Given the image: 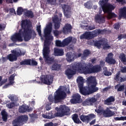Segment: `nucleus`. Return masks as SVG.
Listing matches in <instances>:
<instances>
[{
	"mask_svg": "<svg viewBox=\"0 0 126 126\" xmlns=\"http://www.w3.org/2000/svg\"><path fill=\"white\" fill-rule=\"evenodd\" d=\"M30 20L25 19L22 21L21 24L22 29L19 30V33H16L12 36L11 40L12 42L14 43L22 42L23 41L22 37L25 42L30 41L31 39L34 40L36 38L37 34L34 29L31 28L32 26Z\"/></svg>",
	"mask_w": 126,
	"mask_h": 126,
	"instance_id": "f257e3e1",
	"label": "nucleus"
},
{
	"mask_svg": "<svg viewBox=\"0 0 126 126\" xmlns=\"http://www.w3.org/2000/svg\"><path fill=\"white\" fill-rule=\"evenodd\" d=\"M70 68H67L65 71V74L67 76L68 79H70L76 73V69H78L79 72L84 74L97 73V72L101 71V65L100 64L93 65L91 63H89L87 66L81 64V63H76L72 64Z\"/></svg>",
	"mask_w": 126,
	"mask_h": 126,
	"instance_id": "f03ea898",
	"label": "nucleus"
},
{
	"mask_svg": "<svg viewBox=\"0 0 126 126\" xmlns=\"http://www.w3.org/2000/svg\"><path fill=\"white\" fill-rule=\"evenodd\" d=\"M52 28L53 24L50 22L47 25L44 31L45 40L42 54L44 61L48 64H52V63H55V57L50 55L51 53L50 50V41L54 39V37L52 36V33H52Z\"/></svg>",
	"mask_w": 126,
	"mask_h": 126,
	"instance_id": "7ed1b4c3",
	"label": "nucleus"
},
{
	"mask_svg": "<svg viewBox=\"0 0 126 126\" xmlns=\"http://www.w3.org/2000/svg\"><path fill=\"white\" fill-rule=\"evenodd\" d=\"M57 112H56L54 114L52 112H48L46 114H43L42 115L43 118L44 119H54L55 117H60L62 118L64 116H69L70 115V109L68 106L65 105H61L60 108H56Z\"/></svg>",
	"mask_w": 126,
	"mask_h": 126,
	"instance_id": "20e7f679",
	"label": "nucleus"
},
{
	"mask_svg": "<svg viewBox=\"0 0 126 126\" xmlns=\"http://www.w3.org/2000/svg\"><path fill=\"white\" fill-rule=\"evenodd\" d=\"M55 93L56 94H54V98L53 97V95H49L48 96V99L49 102H47V103L52 104L54 103H54L57 104V103H60V102L63 101V100H64V99L66 98V93L63 91L57 90L56 91Z\"/></svg>",
	"mask_w": 126,
	"mask_h": 126,
	"instance_id": "39448f33",
	"label": "nucleus"
},
{
	"mask_svg": "<svg viewBox=\"0 0 126 126\" xmlns=\"http://www.w3.org/2000/svg\"><path fill=\"white\" fill-rule=\"evenodd\" d=\"M104 32L103 30L97 29L93 31V33L91 32H86L80 35V39L83 40V39H86L87 40H91L95 37H97L98 35L102 34Z\"/></svg>",
	"mask_w": 126,
	"mask_h": 126,
	"instance_id": "423d86ee",
	"label": "nucleus"
},
{
	"mask_svg": "<svg viewBox=\"0 0 126 126\" xmlns=\"http://www.w3.org/2000/svg\"><path fill=\"white\" fill-rule=\"evenodd\" d=\"M94 46L97 47V49H101V46H103V50H108L111 48V46L108 44V40L105 38H100L98 40H93Z\"/></svg>",
	"mask_w": 126,
	"mask_h": 126,
	"instance_id": "0eeeda50",
	"label": "nucleus"
},
{
	"mask_svg": "<svg viewBox=\"0 0 126 126\" xmlns=\"http://www.w3.org/2000/svg\"><path fill=\"white\" fill-rule=\"evenodd\" d=\"M99 2L101 6L102 11H103V12H109L111 10H114L116 8L114 5L108 3V0H100Z\"/></svg>",
	"mask_w": 126,
	"mask_h": 126,
	"instance_id": "6e6552de",
	"label": "nucleus"
},
{
	"mask_svg": "<svg viewBox=\"0 0 126 126\" xmlns=\"http://www.w3.org/2000/svg\"><path fill=\"white\" fill-rule=\"evenodd\" d=\"M40 80L42 83L46 85H51L54 81V76L50 75H42L40 76Z\"/></svg>",
	"mask_w": 126,
	"mask_h": 126,
	"instance_id": "1a4fd4ad",
	"label": "nucleus"
},
{
	"mask_svg": "<svg viewBox=\"0 0 126 126\" xmlns=\"http://www.w3.org/2000/svg\"><path fill=\"white\" fill-rule=\"evenodd\" d=\"M96 118V115L94 114H90L88 115H85L84 114L80 116V119L83 123H85L86 124H89L93 119H95Z\"/></svg>",
	"mask_w": 126,
	"mask_h": 126,
	"instance_id": "9d476101",
	"label": "nucleus"
},
{
	"mask_svg": "<svg viewBox=\"0 0 126 126\" xmlns=\"http://www.w3.org/2000/svg\"><path fill=\"white\" fill-rule=\"evenodd\" d=\"M96 84L91 85V88L89 87H86V91H85L82 95L84 96H87V95H90V94H93L94 92H97L99 90V88L96 87Z\"/></svg>",
	"mask_w": 126,
	"mask_h": 126,
	"instance_id": "9b49d317",
	"label": "nucleus"
},
{
	"mask_svg": "<svg viewBox=\"0 0 126 126\" xmlns=\"http://www.w3.org/2000/svg\"><path fill=\"white\" fill-rule=\"evenodd\" d=\"M28 121V116L27 115H21L17 117L13 120V124H15L13 126H18L17 125L23 123V122H27Z\"/></svg>",
	"mask_w": 126,
	"mask_h": 126,
	"instance_id": "f8f14e48",
	"label": "nucleus"
},
{
	"mask_svg": "<svg viewBox=\"0 0 126 126\" xmlns=\"http://www.w3.org/2000/svg\"><path fill=\"white\" fill-rule=\"evenodd\" d=\"M82 56V54L81 53H73L71 52H68L66 54V60L67 62H69V63H71L72 62V60H74V59H77V58H80V57Z\"/></svg>",
	"mask_w": 126,
	"mask_h": 126,
	"instance_id": "ddd939ff",
	"label": "nucleus"
},
{
	"mask_svg": "<svg viewBox=\"0 0 126 126\" xmlns=\"http://www.w3.org/2000/svg\"><path fill=\"white\" fill-rule=\"evenodd\" d=\"M77 82L78 84V88L80 89V92L82 94H83V93L86 91V87H83V84L84 83L83 77L79 76L77 79Z\"/></svg>",
	"mask_w": 126,
	"mask_h": 126,
	"instance_id": "4468645a",
	"label": "nucleus"
},
{
	"mask_svg": "<svg viewBox=\"0 0 126 126\" xmlns=\"http://www.w3.org/2000/svg\"><path fill=\"white\" fill-rule=\"evenodd\" d=\"M97 99L94 97H88L82 102V106H93V104L95 103Z\"/></svg>",
	"mask_w": 126,
	"mask_h": 126,
	"instance_id": "2eb2a0df",
	"label": "nucleus"
},
{
	"mask_svg": "<svg viewBox=\"0 0 126 126\" xmlns=\"http://www.w3.org/2000/svg\"><path fill=\"white\" fill-rule=\"evenodd\" d=\"M105 62L108 64H116V60L114 59V54L112 53H110L108 54L107 56L105 58Z\"/></svg>",
	"mask_w": 126,
	"mask_h": 126,
	"instance_id": "dca6fc26",
	"label": "nucleus"
},
{
	"mask_svg": "<svg viewBox=\"0 0 126 126\" xmlns=\"http://www.w3.org/2000/svg\"><path fill=\"white\" fill-rule=\"evenodd\" d=\"M102 114L104 118H110L116 116L115 112L111 110L109 107H107L105 110H103Z\"/></svg>",
	"mask_w": 126,
	"mask_h": 126,
	"instance_id": "f3484780",
	"label": "nucleus"
},
{
	"mask_svg": "<svg viewBox=\"0 0 126 126\" xmlns=\"http://www.w3.org/2000/svg\"><path fill=\"white\" fill-rule=\"evenodd\" d=\"M82 102L81 96L79 94H75L72 96V98L70 99L72 104H80Z\"/></svg>",
	"mask_w": 126,
	"mask_h": 126,
	"instance_id": "a211bd4d",
	"label": "nucleus"
},
{
	"mask_svg": "<svg viewBox=\"0 0 126 126\" xmlns=\"http://www.w3.org/2000/svg\"><path fill=\"white\" fill-rule=\"evenodd\" d=\"M32 111H33L32 108L26 104H23L22 106H20L19 108V113H26V112L28 113H30V112H32Z\"/></svg>",
	"mask_w": 126,
	"mask_h": 126,
	"instance_id": "6ab92c4d",
	"label": "nucleus"
},
{
	"mask_svg": "<svg viewBox=\"0 0 126 126\" xmlns=\"http://www.w3.org/2000/svg\"><path fill=\"white\" fill-rule=\"evenodd\" d=\"M105 16L100 15V14H96L94 17V20L96 23H98V24H103V23H105L106 21Z\"/></svg>",
	"mask_w": 126,
	"mask_h": 126,
	"instance_id": "aec40b11",
	"label": "nucleus"
},
{
	"mask_svg": "<svg viewBox=\"0 0 126 126\" xmlns=\"http://www.w3.org/2000/svg\"><path fill=\"white\" fill-rule=\"evenodd\" d=\"M71 30H72V26L69 24H65L63 29V34H69L71 33Z\"/></svg>",
	"mask_w": 126,
	"mask_h": 126,
	"instance_id": "412c9836",
	"label": "nucleus"
},
{
	"mask_svg": "<svg viewBox=\"0 0 126 126\" xmlns=\"http://www.w3.org/2000/svg\"><path fill=\"white\" fill-rule=\"evenodd\" d=\"M12 54H14L15 58H19V57H21L22 56H24L25 55V52L21 51V49H18L16 50H13L11 51Z\"/></svg>",
	"mask_w": 126,
	"mask_h": 126,
	"instance_id": "4be33fe9",
	"label": "nucleus"
},
{
	"mask_svg": "<svg viewBox=\"0 0 126 126\" xmlns=\"http://www.w3.org/2000/svg\"><path fill=\"white\" fill-rule=\"evenodd\" d=\"M53 22L54 23V28L56 30L60 29L61 27V21H60V19L59 17H56L53 18Z\"/></svg>",
	"mask_w": 126,
	"mask_h": 126,
	"instance_id": "5701e85b",
	"label": "nucleus"
},
{
	"mask_svg": "<svg viewBox=\"0 0 126 126\" xmlns=\"http://www.w3.org/2000/svg\"><path fill=\"white\" fill-rule=\"evenodd\" d=\"M115 101H116L115 97L114 96H110L104 101V104L109 106L111 105V103H113Z\"/></svg>",
	"mask_w": 126,
	"mask_h": 126,
	"instance_id": "b1692460",
	"label": "nucleus"
},
{
	"mask_svg": "<svg viewBox=\"0 0 126 126\" xmlns=\"http://www.w3.org/2000/svg\"><path fill=\"white\" fill-rule=\"evenodd\" d=\"M72 120L73 121L75 124L77 125H79V124H82V122L80 121L79 118L78 117V114H74L72 115Z\"/></svg>",
	"mask_w": 126,
	"mask_h": 126,
	"instance_id": "393cba45",
	"label": "nucleus"
},
{
	"mask_svg": "<svg viewBox=\"0 0 126 126\" xmlns=\"http://www.w3.org/2000/svg\"><path fill=\"white\" fill-rule=\"evenodd\" d=\"M63 49L54 48V54L57 57H61L62 56H63Z\"/></svg>",
	"mask_w": 126,
	"mask_h": 126,
	"instance_id": "a878e982",
	"label": "nucleus"
},
{
	"mask_svg": "<svg viewBox=\"0 0 126 126\" xmlns=\"http://www.w3.org/2000/svg\"><path fill=\"white\" fill-rule=\"evenodd\" d=\"M71 40H72V37L69 36L63 40V45L64 47L68 46L70 43H71Z\"/></svg>",
	"mask_w": 126,
	"mask_h": 126,
	"instance_id": "bb28decb",
	"label": "nucleus"
},
{
	"mask_svg": "<svg viewBox=\"0 0 126 126\" xmlns=\"http://www.w3.org/2000/svg\"><path fill=\"white\" fill-rule=\"evenodd\" d=\"M126 88V86L125 84L120 85L119 84L116 85L115 86V89H117V91L118 92H123L125 91V89Z\"/></svg>",
	"mask_w": 126,
	"mask_h": 126,
	"instance_id": "cd10ccee",
	"label": "nucleus"
},
{
	"mask_svg": "<svg viewBox=\"0 0 126 126\" xmlns=\"http://www.w3.org/2000/svg\"><path fill=\"white\" fill-rule=\"evenodd\" d=\"M112 10H111L109 12H104V13H108L107 17L108 19H112V18H116L117 17V14L114 12H112Z\"/></svg>",
	"mask_w": 126,
	"mask_h": 126,
	"instance_id": "c85d7f7f",
	"label": "nucleus"
},
{
	"mask_svg": "<svg viewBox=\"0 0 126 126\" xmlns=\"http://www.w3.org/2000/svg\"><path fill=\"white\" fill-rule=\"evenodd\" d=\"M62 5V9L64 12V13H65V12H70L71 8H70V6L67 4H63Z\"/></svg>",
	"mask_w": 126,
	"mask_h": 126,
	"instance_id": "c756f323",
	"label": "nucleus"
},
{
	"mask_svg": "<svg viewBox=\"0 0 126 126\" xmlns=\"http://www.w3.org/2000/svg\"><path fill=\"white\" fill-rule=\"evenodd\" d=\"M87 80L89 84H92V85L97 84V82H96V79H95V77H93V76L89 77L87 79Z\"/></svg>",
	"mask_w": 126,
	"mask_h": 126,
	"instance_id": "7c9ffc66",
	"label": "nucleus"
},
{
	"mask_svg": "<svg viewBox=\"0 0 126 126\" xmlns=\"http://www.w3.org/2000/svg\"><path fill=\"white\" fill-rule=\"evenodd\" d=\"M119 60L124 63V64H125L126 65V54H125L124 53H122L119 55Z\"/></svg>",
	"mask_w": 126,
	"mask_h": 126,
	"instance_id": "2f4dec72",
	"label": "nucleus"
},
{
	"mask_svg": "<svg viewBox=\"0 0 126 126\" xmlns=\"http://www.w3.org/2000/svg\"><path fill=\"white\" fill-rule=\"evenodd\" d=\"M120 17L126 19V7H124L120 9Z\"/></svg>",
	"mask_w": 126,
	"mask_h": 126,
	"instance_id": "473e14b6",
	"label": "nucleus"
},
{
	"mask_svg": "<svg viewBox=\"0 0 126 126\" xmlns=\"http://www.w3.org/2000/svg\"><path fill=\"white\" fill-rule=\"evenodd\" d=\"M24 15L28 18H33L34 17V13L31 10H27L24 12Z\"/></svg>",
	"mask_w": 126,
	"mask_h": 126,
	"instance_id": "72a5a7b5",
	"label": "nucleus"
},
{
	"mask_svg": "<svg viewBox=\"0 0 126 126\" xmlns=\"http://www.w3.org/2000/svg\"><path fill=\"white\" fill-rule=\"evenodd\" d=\"M20 65H31V59H26L20 63Z\"/></svg>",
	"mask_w": 126,
	"mask_h": 126,
	"instance_id": "f704fd0d",
	"label": "nucleus"
},
{
	"mask_svg": "<svg viewBox=\"0 0 126 126\" xmlns=\"http://www.w3.org/2000/svg\"><path fill=\"white\" fill-rule=\"evenodd\" d=\"M7 59L9 60L10 62H14V61H17V58L14 56V54H9L7 56Z\"/></svg>",
	"mask_w": 126,
	"mask_h": 126,
	"instance_id": "c9c22d12",
	"label": "nucleus"
},
{
	"mask_svg": "<svg viewBox=\"0 0 126 126\" xmlns=\"http://www.w3.org/2000/svg\"><path fill=\"white\" fill-rule=\"evenodd\" d=\"M61 64H59L58 63H54L52 66V70H60L61 69Z\"/></svg>",
	"mask_w": 126,
	"mask_h": 126,
	"instance_id": "e433bc0d",
	"label": "nucleus"
},
{
	"mask_svg": "<svg viewBox=\"0 0 126 126\" xmlns=\"http://www.w3.org/2000/svg\"><path fill=\"white\" fill-rule=\"evenodd\" d=\"M1 115L2 116V119L4 122L7 121V113L5 112V110H3L1 112Z\"/></svg>",
	"mask_w": 126,
	"mask_h": 126,
	"instance_id": "4c0bfd02",
	"label": "nucleus"
},
{
	"mask_svg": "<svg viewBox=\"0 0 126 126\" xmlns=\"http://www.w3.org/2000/svg\"><path fill=\"white\" fill-rule=\"evenodd\" d=\"M15 77V75L14 74H12L9 78V84L10 85H13L14 84V78Z\"/></svg>",
	"mask_w": 126,
	"mask_h": 126,
	"instance_id": "58836bf2",
	"label": "nucleus"
},
{
	"mask_svg": "<svg viewBox=\"0 0 126 126\" xmlns=\"http://www.w3.org/2000/svg\"><path fill=\"white\" fill-rule=\"evenodd\" d=\"M84 27H86V30L87 31H91L92 30H94V29H95L96 27H95L94 25L93 26H88L86 25Z\"/></svg>",
	"mask_w": 126,
	"mask_h": 126,
	"instance_id": "ea45409f",
	"label": "nucleus"
},
{
	"mask_svg": "<svg viewBox=\"0 0 126 126\" xmlns=\"http://www.w3.org/2000/svg\"><path fill=\"white\" fill-rule=\"evenodd\" d=\"M90 54H91V52H90V51L88 49H86L84 51L83 56V57L86 58L88 57Z\"/></svg>",
	"mask_w": 126,
	"mask_h": 126,
	"instance_id": "a19ab883",
	"label": "nucleus"
},
{
	"mask_svg": "<svg viewBox=\"0 0 126 126\" xmlns=\"http://www.w3.org/2000/svg\"><path fill=\"white\" fill-rule=\"evenodd\" d=\"M117 39H118V41H121L122 39H126V33H124V34L121 33L118 34Z\"/></svg>",
	"mask_w": 126,
	"mask_h": 126,
	"instance_id": "79ce46f5",
	"label": "nucleus"
},
{
	"mask_svg": "<svg viewBox=\"0 0 126 126\" xmlns=\"http://www.w3.org/2000/svg\"><path fill=\"white\" fill-rule=\"evenodd\" d=\"M56 45L57 47H64L63 41L62 42L61 40H57Z\"/></svg>",
	"mask_w": 126,
	"mask_h": 126,
	"instance_id": "37998d69",
	"label": "nucleus"
},
{
	"mask_svg": "<svg viewBox=\"0 0 126 126\" xmlns=\"http://www.w3.org/2000/svg\"><path fill=\"white\" fill-rule=\"evenodd\" d=\"M84 6L86 8H88V9H91L92 8V5L89 2H87L84 4Z\"/></svg>",
	"mask_w": 126,
	"mask_h": 126,
	"instance_id": "c03bdc74",
	"label": "nucleus"
},
{
	"mask_svg": "<svg viewBox=\"0 0 126 126\" xmlns=\"http://www.w3.org/2000/svg\"><path fill=\"white\" fill-rule=\"evenodd\" d=\"M104 110H103V107L101 105L98 106V109H95V112L97 113V114H100V113H103V111Z\"/></svg>",
	"mask_w": 126,
	"mask_h": 126,
	"instance_id": "a18cd8bd",
	"label": "nucleus"
},
{
	"mask_svg": "<svg viewBox=\"0 0 126 126\" xmlns=\"http://www.w3.org/2000/svg\"><path fill=\"white\" fill-rule=\"evenodd\" d=\"M6 107H7L8 109H12L13 107H15V103L14 102H10L6 104Z\"/></svg>",
	"mask_w": 126,
	"mask_h": 126,
	"instance_id": "49530a36",
	"label": "nucleus"
},
{
	"mask_svg": "<svg viewBox=\"0 0 126 126\" xmlns=\"http://www.w3.org/2000/svg\"><path fill=\"white\" fill-rule=\"evenodd\" d=\"M23 12V8L22 7H20L18 8L17 10V14L18 15H21Z\"/></svg>",
	"mask_w": 126,
	"mask_h": 126,
	"instance_id": "de8ad7c7",
	"label": "nucleus"
},
{
	"mask_svg": "<svg viewBox=\"0 0 126 126\" xmlns=\"http://www.w3.org/2000/svg\"><path fill=\"white\" fill-rule=\"evenodd\" d=\"M36 31L38 33L39 36H42V32L41 31V25L37 26L36 27Z\"/></svg>",
	"mask_w": 126,
	"mask_h": 126,
	"instance_id": "09e8293b",
	"label": "nucleus"
},
{
	"mask_svg": "<svg viewBox=\"0 0 126 126\" xmlns=\"http://www.w3.org/2000/svg\"><path fill=\"white\" fill-rule=\"evenodd\" d=\"M114 28L116 30H119L121 27V24H120V23H116L114 25Z\"/></svg>",
	"mask_w": 126,
	"mask_h": 126,
	"instance_id": "8fccbe9b",
	"label": "nucleus"
},
{
	"mask_svg": "<svg viewBox=\"0 0 126 126\" xmlns=\"http://www.w3.org/2000/svg\"><path fill=\"white\" fill-rule=\"evenodd\" d=\"M9 99H10L11 101H16V100H17V97L16 95L12 94L9 96Z\"/></svg>",
	"mask_w": 126,
	"mask_h": 126,
	"instance_id": "3c124183",
	"label": "nucleus"
},
{
	"mask_svg": "<svg viewBox=\"0 0 126 126\" xmlns=\"http://www.w3.org/2000/svg\"><path fill=\"white\" fill-rule=\"evenodd\" d=\"M51 105H52L50 103H49L48 102H47L46 105L45 106L46 110L47 111H50L51 109H52V107H51Z\"/></svg>",
	"mask_w": 126,
	"mask_h": 126,
	"instance_id": "603ef678",
	"label": "nucleus"
},
{
	"mask_svg": "<svg viewBox=\"0 0 126 126\" xmlns=\"http://www.w3.org/2000/svg\"><path fill=\"white\" fill-rule=\"evenodd\" d=\"M31 65H33V66H36L38 64V63H37V61L34 60H31Z\"/></svg>",
	"mask_w": 126,
	"mask_h": 126,
	"instance_id": "864d4df0",
	"label": "nucleus"
},
{
	"mask_svg": "<svg viewBox=\"0 0 126 126\" xmlns=\"http://www.w3.org/2000/svg\"><path fill=\"white\" fill-rule=\"evenodd\" d=\"M112 74V73L111 72H109L108 71H104V75L106 76H110Z\"/></svg>",
	"mask_w": 126,
	"mask_h": 126,
	"instance_id": "5fc2aeb1",
	"label": "nucleus"
},
{
	"mask_svg": "<svg viewBox=\"0 0 126 126\" xmlns=\"http://www.w3.org/2000/svg\"><path fill=\"white\" fill-rule=\"evenodd\" d=\"M121 71L122 73H126V66L122 67L121 68Z\"/></svg>",
	"mask_w": 126,
	"mask_h": 126,
	"instance_id": "6e6d98bb",
	"label": "nucleus"
},
{
	"mask_svg": "<svg viewBox=\"0 0 126 126\" xmlns=\"http://www.w3.org/2000/svg\"><path fill=\"white\" fill-rule=\"evenodd\" d=\"M115 121H124V116L121 117H116L115 118Z\"/></svg>",
	"mask_w": 126,
	"mask_h": 126,
	"instance_id": "4d7b16f0",
	"label": "nucleus"
},
{
	"mask_svg": "<svg viewBox=\"0 0 126 126\" xmlns=\"http://www.w3.org/2000/svg\"><path fill=\"white\" fill-rule=\"evenodd\" d=\"M53 33L55 36H56V37L59 36V35H60V32H59V31L58 30L54 31Z\"/></svg>",
	"mask_w": 126,
	"mask_h": 126,
	"instance_id": "13d9d810",
	"label": "nucleus"
},
{
	"mask_svg": "<svg viewBox=\"0 0 126 126\" xmlns=\"http://www.w3.org/2000/svg\"><path fill=\"white\" fill-rule=\"evenodd\" d=\"M6 81H7V79H5V80H3V81H1L0 82V86L3 85V84H4V83H5V82H6Z\"/></svg>",
	"mask_w": 126,
	"mask_h": 126,
	"instance_id": "bf43d9fd",
	"label": "nucleus"
},
{
	"mask_svg": "<svg viewBox=\"0 0 126 126\" xmlns=\"http://www.w3.org/2000/svg\"><path fill=\"white\" fill-rule=\"evenodd\" d=\"M53 122H50L48 123H46L44 126H53Z\"/></svg>",
	"mask_w": 126,
	"mask_h": 126,
	"instance_id": "052dcab7",
	"label": "nucleus"
},
{
	"mask_svg": "<svg viewBox=\"0 0 126 126\" xmlns=\"http://www.w3.org/2000/svg\"><path fill=\"white\" fill-rule=\"evenodd\" d=\"M95 123H96V119H94L90 122V126H93V125H95Z\"/></svg>",
	"mask_w": 126,
	"mask_h": 126,
	"instance_id": "680f3d73",
	"label": "nucleus"
},
{
	"mask_svg": "<svg viewBox=\"0 0 126 126\" xmlns=\"http://www.w3.org/2000/svg\"><path fill=\"white\" fill-rule=\"evenodd\" d=\"M76 41H77L76 38H72V40H71L72 44H75V43H76Z\"/></svg>",
	"mask_w": 126,
	"mask_h": 126,
	"instance_id": "e2e57ef3",
	"label": "nucleus"
},
{
	"mask_svg": "<svg viewBox=\"0 0 126 126\" xmlns=\"http://www.w3.org/2000/svg\"><path fill=\"white\" fill-rule=\"evenodd\" d=\"M1 60L2 62L4 63V62H6L8 59H7V57H2Z\"/></svg>",
	"mask_w": 126,
	"mask_h": 126,
	"instance_id": "0e129e2a",
	"label": "nucleus"
},
{
	"mask_svg": "<svg viewBox=\"0 0 126 126\" xmlns=\"http://www.w3.org/2000/svg\"><path fill=\"white\" fill-rule=\"evenodd\" d=\"M47 2H48V3L52 4L53 2H54V1H56V0H47Z\"/></svg>",
	"mask_w": 126,
	"mask_h": 126,
	"instance_id": "69168bd1",
	"label": "nucleus"
},
{
	"mask_svg": "<svg viewBox=\"0 0 126 126\" xmlns=\"http://www.w3.org/2000/svg\"><path fill=\"white\" fill-rule=\"evenodd\" d=\"M64 13V15L66 16L67 18H70V15H69V14L66 13V12H65Z\"/></svg>",
	"mask_w": 126,
	"mask_h": 126,
	"instance_id": "338daca9",
	"label": "nucleus"
},
{
	"mask_svg": "<svg viewBox=\"0 0 126 126\" xmlns=\"http://www.w3.org/2000/svg\"><path fill=\"white\" fill-rule=\"evenodd\" d=\"M5 28L2 26V25L0 24V31H2V30H4Z\"/></svg>",
	"mask_w": 126,
	"mask_h": 126,
	"instance_id": "774afa93",
	"label": "nucleus"
}]
</instances>
